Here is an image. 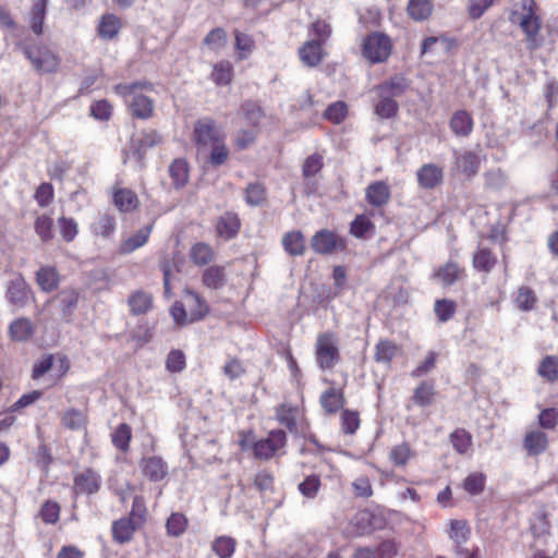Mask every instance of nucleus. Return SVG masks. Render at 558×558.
<instances>
[{
	"label": "nucleus",
	"instance_id": "f257e3e1",
	"mask_svg": "<svg viewBox=\"0 0 558 558\" xmlns=\"http://www.w3.org/2000/svg\"><path fill=\"white\" fill-rule=\"evenodd\" d=\"M33 68L39 73H54L60 65V58L48 46L36 44L28 39L16 44Z\"/></svg>",
	"mask_w": 558,
	"mask_h": 558
},
{
	"label": "nucleus",
	"instance_id": "f03ea898",
	"mask_svg": "<svg viewBox=\"0 0 558 558\" xmlns=\"http://www.w3.org/2000/svg\"><path fill=\"white\" fill-rule=\"evenodd\" d=\"M137 89H153V86L148 82H135L116 86L117 94L125 98L131 114L138 119H148L153 114L154 102L149 97L137 93Z\"/></svg>",
	"mask_w": 558,
	"mask_h": 558
},
{
	"label": "nucleus",
	"instance_id": "7ed1b4c3",
	"mask_svg": "<svg viewBox=\"0 0 558 558\" xmlns=\"http://www.w3.org/2000/svg\"><path fill=\"white\" fill-rule=\"evenodd\" d=\"M193 140L195 142L197 153L206 154L209 150V147L225 141V136L217 126L216 121L209 117H205L195 122Z\"/></svg>",
	"mask_w": 558,
	"mask_h": 558
},
{
	"label": "nucleus",
	"instance_id": "20e7f679",
	"mask_svg": "<svg viewBox=\"0 0 558 558\" xmlns=\"http://www.w3.org/2000/svg\"><path fill=\"white\" fill-rule=\"evenodd\" d=\"M391 41L388 36L380 33L368 35L363 43V56L372 63H380L391 53Z\"/></svg>",
	"mask_w": 558,
	"mask_h": 558
},
{
	"label": "nucleus",
	"instance_id": "39448f33",
	"mask_svg": "<svg viewBox=\"0 0 558 558\" xmlns=\"http://www.w3.org/2000/svg\"><path fill=\"white\" fill-rule=\"evenodd\" d=\"M534 0H523V9L527 11L520 21V26L526 36L527 47L531 50L538 48L542 45V40L538 38V34L542 27V22L534 13Z\"/></svg>",
	"mask_w": 558,
	"mask_h": 558
},
{
	"label": "nucleus",
	"instance_id": "423d86ee",
	"mask_svg": "<svg viewBox=\"0 0 558 558\" xmlns=\"http://www.w3.org/2000/svg\"><path fill=\"white\" fill-rule=\"evenodd\" d=\"M311 246L315 253L331 255L345 248L344 240L333 231L323 229L317 231L311 239Z\"/></svg>",
	"mask_w": 558,
	"mask_h": 558
},
{
	"label": "nucleus",
	"instance_id": "0eeeda50",
	"mask_svg": "<svg viewBox=\"0 0 558 558\" xmlns=\"http://www.w3.org/2000/svg\"><path fill=\"white\" fill-rule=\"evenodd\" d=\"M32 296V289L22 275H17L7 283L5 298L16 310L27 305Z\"/></svg>",
	"mask_w": 558,
	"mask_h": 558
},
{
	"label": "nucleus",
	"instance_id": "6e6552de",
	"mask_svg": "<svg viewBox=\"0 0 558 558\" xmlns=\"http://www.w3.org/2000/svg\"><path fill=\"white\" fill-rule=\"evenodd\" d=\"M339 350L329 333L318 337L316 343V359L322 369H330L339 361Z\"/></svg>",
	"mask_w": 558,
	"mask_h": 558
},
{
	"label": "nucleus",
	"instance_id": "1a4fd4ad",
	"mask_svg": "<svg viewBox=\"0 0 558 558\" xmlns=\"http://www.w3.org/2000/svg\"><path fill=\"white\" fill-rule=\"evenodd\" d=\"M287 444V435L282 429L271 430L267 438L254 444V454L257 459L268 460Z\"/></svg>",
	"mask_w": 558,
	"mask_h": 558
},
{
	"label": "nucleus",
	"instance_id": "9d476101",
	"mask_svg": "<svg viewBox=\"0 0 558 558\" xmlns=\"http://www.w3.org/2000/svg\"><path fill=\"white\" fill-rule=\"evenodd\" d=\"M101 487V476L95 470L88 468L74 475L73 492L75 495H94Z\"/></svg>",
	"mask_w": 558,
	"mask_h": 558
},
{
	"label": "nucleus",
	"instance_id": "9b49d317",
	"mask_svg": "<svg viewBox=\"0 0 558 558\" xmlns=\"http://www.w3.org/2000/svg\"><path fill=\"white\" fill-rule=\"evenodd\" d=\"M161 142V136L156 131L143 133L138 140H133L130 147V156L140 165H143L146 150L153 148Z\"/></svg>",
	"mask_w": 558,
	"mask_h": 558
},
{
	"label": "nucleus",
	"instance_id": "f8f14e48",
	"mask_svg": "<svg viewBox=\"0 0 558 558\" xmlns=\"http://www.w3.org/2000/svg\"><path fill=\"white\" fill-rule=\"evenodd\" d=\"M418 185L424 190H433L444 181L442 168L435 163H425L416 172Z\"/></svg>",
	"mask_w": 558,
	"mask_h": 558
},
{
	"label": "nucleus",
	"instance_id": "ddd939ff",
	"mask_svg": "<svg viewBox=\"0 0 558 558\" xmlns=\"http://www.w3.org/2000/svg\"><path fill=\"white\" fill-rule=\"evenodd\" d=\"M58 303L61 317L64 322H72L73 314L78 304V293L72 288L61 290L52 300Z\"/></svg>",
	"mask_w": 558,
	"mask_h": 558
},
{
	"label": "nucleus",
	"instance_id": "4468645a",
	"mask_svg": "<svg viewBox=\"0 0 558 558\" xmlns=\"http://www.w3.org/2000/svg\"><path fill=\"white\" fill-rule=\"evenodd\" d=\"M35 325L27 317L12 320L8 328L9 338L14 342H27L35 335Z\"/></svg>",
	"mask_w": 558,
	"mask_h": 558
},
{
	"label": "nucleus",
	"instance_id": "2eb2a0df",
	"mask_svg": "<svg viewBox=\"0 0 558 558\" xmlns=\"http://www.w3.org/2000/svg\"><path fill=\"white\" fill-rule=\"evenodd\" d=\"M140 466L143 474L153 482H159L168 474V465L160 457L143 458Z\"/></svg>",
	"mask_w": 558,
	"mask_h": 558
},
{
	"label": "nucleus",
	"instance_id": "dca6fc26",
	"mask_svg": "<svg viewBox=\"0 0 558 558\" xmlns=\"http://www.w3.org/2000/svg\"><path fill=\"white\" fill-rule=\"evenodd\" d=\"M391 197L389 185L384 181L372 182L365 190V198L374 207L385 206Z\"/></svg>",
	"mask_w": 558,
	"mask_h": 558
},
{
	"label": "nucleus",
	"instance_id": "f3484780",
	"mask_svg": "<svg viewBox=\"0 0 558 558\" xmlns=\"http://www.w3.org/2000/svg\"><path fill=\"white\" fill-rule=\"evenodd\" d=\"M299 57L304 65L315 68L324 59L323 45L316 40H307L300 47Z\"/></svg>",
	"mask_w": 558,
	"mask_h": 558
},
{
	"label": "nucleus",
	"instance_id": "a211bd4d",
	"mask_svg": "<svg viewBox=\"0 0 558 558\" xmlns=\"http://www.w3.org/2000/svg\"><path fill=\"white\" fill-rule=\"evenodd\" d=\"M470 535V530L466 525L465 521L462 520H452L450 522V538L453 539L454 544V550L457 555L469 557L471 551L469 549L464 548L462 545L466 542Z\"/></svg>",
	"mask_w": 558,
	"mask_h": 558
},
{
	"label": "nucleus",
	"instance_id": "6ab92c4d",
	"mask_svg": "<svg viewBox=\"0 0 558 558\" xmlns=\"http://www.w3.org/2000/svg\"><path fill=\"white\" fill-rule=\"evenodd\" d=\"M463 272L458 263L449 260L434 271L433 279L438 280L444 287H449L459 281Z\"/></svg>",
	"mask_w": 558,
	"mask_h": 558
},
{
	"label": "nucleus",
	"instance_id": "aec40b11",
	"mask_svg": "<svg viewBox=\"0 0 558 558\" xmlns=\"http://www.w3.org/2000/svg\"><path fill=\"white\" fill-rule=\"evenodd\" d=\"M548 447L547 435L542 430L527 432L523 439V448L529 456H538L546 451Z\"/></svg>",
	"mask_w": 558,
	"mask_h": 558
},
{
	"label": "nucleus",
	"instance_id": "412c9836",
	"mask_svg": "<svg viewBox=\"0 0 558 558\" xmlns=\"http://www.w3.org/2000/svg\"><path fill=\"white\" fill-rule=\"evenodd\" d=\"M449 126L454 135L466 137L472 133L474 122L466 110H458L452 114Z\"/></svg>",
	"mask_w": 558,
	"mask_h": 558
},
{
	"label": "nucleus",
	"instance_id": "4be33fe9",
	"mask_svg": "<svg viewBox=\"0 0 558 558\" xmlns=\"http://www.w3.org/2000/svg\"><path fill=\"white\" fill-rule=\"evenodd\" d=\"M240 227V219L234 213H226L218 219L216 225L217 233L226 240L233 239L238 234Z\"/></svg>",
	"mask_w": 558,
	"mask_h": 558
},
{
	"label": "nucleus",
	"instance_id": "5701e85b",
	"mask_svg": "<svg viewBox=\"0 0 558 558\" xmlns=\"http://www.w3.org/2000/svg\"><path fill=\"white\" fill-rule=\"evenodd\" d=\"M168 171L174 189L180 190L187 184L190 167L184 158L174 159L169 166Z\"/></svg>",
	"mask_w": 558,
	"mask_h": 558
},
{
	"label": "nucleus",
	"instance_id": "b1692460",
	"mask_svg": "<svg viewBox=\"0 0 558 558\" xmlns=\"http://www.w3.org/2000/svg\"><path fill=\"white\" fill-rule=\"evenodd\" d=\"M36 283L44 292H52L59 287L60 276L54 267L44 266L36 271Z\"/></svg>",
	"mask_w": 558,
	"mask_h": 558
},
{
	"label": "nucleus",
	"instance_id": "393cba45",
	"mask_svg": "<svg viewBox=\"0 0 558 558\" xmlns=\"http://www.w3.org/2000/svg\"><path fill=\"white\" fill-rule=\"evenodd\" d=\"M319 402L327 414H335L344 405L345 400L340 389L331 387L322 393Z\"/></svg>",
	"mask_w": 558,
	"mask_h": 558
},
{
	"label": "nucleus",
	"instance_id": "a878e982",
	"mask_svg": "<svg viewBox=\"0 0 558 558\" xmlns=\"http://www.w3.org/2000/svg\"><path fill=\"white\" fill-rule=\"evenodd\" d=\"M151 230L153 225H147L144 228L137 230L132 236L122 241L119 248L120 253L124 255L130 254L145 245L148 241Z\"/></svg>",
	"mask_w": 558,
	"mask_h": 558
},
{
	"label": "nucleus",
	"instance_id": "bb28decb",
	"mask_svg": "<svg viewBox=\"0 0 558 558\" xmlns=\"http://www.w3.org/2000/svg\"><path fill=\"white\" fill-rule=\"evenodd\" d=\"M141 525L135 523L129 518L117 520L112 524V537L119 544H124L131 541L133 533Z\"/></svg>",
	"mask_w": 558,
	"mask_h": 558
},
{
	"label": "nucleus",
	"instance_id": "cd10ccee",
	"mask_svg": "<svg viewBox=\"0 0 558 558\" xmlns=\"http://www.w3.org/2000/svg\"><path fill=\"white\" fill-rule=\"evenodd\" d=\"M202 281L209 289L219 290L223 288L227 282L225 266H209L204 270Z\"/></svg>",
	"mask_w": 558,
	"mask_h": 558
},
{
	"label": "nucleus",
	"instance_id": "c85d7f7f",
	"mask_svg": "<svg viewBox=\"0 0 558 558\" xmlns=\"http://www.w3.org/2000/svg\"><path fill=\"white\" fill-rule=\"evenodd\" d=\"M434 11L432 0H409L407 5L408 15L415 22L426 21Z\"/></svg>",
	"mask_w": 558,
	"mask_h": 558
},
{
	"label": "nucleus",
	"instance_id": "c756f323",
	"mask_svg": "<svg viewBox=\"0 0 558 558\" xmlns=\"http://www.w3.org/2000/svg\"><path fill=\"white\" fill-rule=\"evenodd\" d=\"M284 251L291 256H302L305 253V239L301 231L287 232L282 238Z\"/></svg>",
	"mask_w": 558,
	"mask_h": 558
},
{
	"label": "nucleus",
	"instance_id": "7c9ffc66",
	"mask_svg": "<svg viewBox=\"0 0 558 558\" xmlns=\"http://www.w3.org/2000/svg\"><path fill=\"white\" fill-rule=\"evenodd\" d=\"M185 298L190 307V322H198L203 319L209 312L207 303L194 291L187 290Z\"/></svg>",
	"mask_w": 558,
	"mask_h": 558
},
{
	"label": "nucleus",
	"instance_id": "2f4dec72",
	"mask_svg": "<svg viewBox=\"0 0 558 558\" xmlns=\"http://www.w3.org/2000/svg\"><path fill=\"white\" fill-rule=\"evenodd\" d=\"M456 166L468 178L474 177L480 168V158L472 151H464L456 157Z\"/></svg>",
	"mask_w": 558,
	"mask_h": 558
},
{
	"label": "nucleus",
	"instance_id": "473e14b6",
	"mask_svg": "<svg viewBox=\"0 0 558 558\" xmlns=\"http://www.w3.org/2000/svg\"><path fill=\"white\" fill-rule=\"evenodd\" d=\"M407 78L400 75L393 76L391 80L386 81L378 85V95H386L388 97H400L408 88Z\"/></svg>",
	"mask_w": 558,
	"mask_h": 558
},
{
	"label": "nucleus",
	"instance_id": "72a5a7b5",
	"mask_svg": "<svg viewBox=\"0 0 558 558\" xmlns=\"http://www.w3.org/2000/svg\"><path fill=\"white\" fill-rule=\"evenodd\" d=\"M114 205L120 211L129 213L138 206L137 195L129 189H119L113 194Z\"/></svg>",
	"mask_w": 558,
	"mask_h": 558
},
{
	"label": "nucleus",
	"instance_id": "f704fd0d",
	"mask_svg": "<svg viewBox=\"0 0 558 558\" xmlns=\"http://www.w3.org/2000/svg\"><path fill=\"white\" fill-rule=\"evenodd\" d=\"M472 263L476 270L490 272L497 263V257L489 248L483 247L474 253Z\"/></svg>",
	"mask_w": 558,
	"mask_h": 558
},
{
	"label": "nucleus",
	"instance_id": "c9c22d12",
	"mask_svg": "<svg viewBox=\"0 0 558 558\" xmlns=\"http://www.w3.org/2000/svg\"><path fill=\"white\" fill-rule=\"evenodd\" d=\"M245 202L247 205L256 207L266 202V187L262 182L248 183L244 190Z\"/></svg>",
	"mask_w": 558,
	"mask_h": 558
},
{
	"label": "nucleus",
	"instance_id": "e433bc0d",
	"mask_svg": "<svg viewBox=\"0 0 558 558\" xmlns=\"http://www.w3.org/2000/svg\"><path fill=\"white\" fill-rule=\"evenodd\" d=\"M436 46H440L446 53H448L452 47L457 46V41L452 38H448L445 36H430L426 37L422 41L421 52L422 54L425 53H433L436 51Z\"/></svg>",
	"mask_w": 558,
	"mask_h": 558
},
{
	"label": "nucleus",
	"instance_id": "4c0bfd02",
	"mask_svg": "<svg viewBox=\"0 0 558 558\" xmlns=\"http://www.w3.org/2000/svg\"><path fill=\"white\" fill-rule=\"evenodd\" d=\"M128 303L134 315H141L150 310L153 300L150 294L136 291L129 296Z\"/></svg>",
	"mask_w": 558,
	"mask_h": 558
},
{
	"label": "nucleus",
	"instance_id": "58836bf2",
	"mask_svg": "<svg viewBox=\"0 0 558 558\" xmlns=\"http://www.w3.org/2000/svg\"><path fill=\"white\" fill-rule=\"evenodd\" d=\"M398 351L395 342L388 339L379 340L375 348V361L389 365Z\"/></svg>",
	"mask_w": 558,
	"mask_h": 558
},
{
	"label": "nucleus",
	"instance_id": "ea45409f",
	"mask_svg": "<svg viewBox=\"0 0 558 558\" xmlns=\"http://www.w3.org/2000/svg\"><path fill=\"white\" fill-rule=\"evenodd\" d=\"M190 258L195 265L204 266L214 259V251L209 244L198 242L191 247Z\"/></svg>",
	"mask_w": 558,
	"mask_h": 558
},
{
	"label": "nucleus",
	"instance_id": "a19ab883",
	"mask_svg": "<svg viewBox=\"0 0 558 558\" xmlns=\"http://www.w3.org/2000/svg\"><path fill=\"white\" fill-rule=\"evenodd\" d=\"M236 547V541L227 535L218 536L211 544V550L219 558H231Z\"/></svg>",
	"mask_w": 558,
	"mask_h": 558
},
{
	"label": "nucleus",
	"instance_id": "79ce46f5",
	"mask_svg": "<svg viewBox=\"0 0 558 558\" xmlns=\"http://www.w3.org/2000/svg\"><path fill=\"white\" fill-rule=\"evenodd\" d=\"M120 27L121 22L116 15L106 14L98 26V35L105 39H112L118 35Z\"/></svg>",
	"mask_w": 558,
	"mask_h": 558
},
{
	"label": "nucleus",
	"instance_id": "37998d69",
	"mask_svg": "<svg viewBox=\"0 0 558 558\" xmlns=\"http://www.w3.org/2000/svg\"><path fill=\"white\" fill-rule=\"evenodd\" d=\"M454 450L460 454H465L472 446V436L463 428H457L449 436Z\"/></svg>",
	"mask_w": 558,
	"mask_h": 558
},
{
	"label": "nucleus",
	"instance_id": "c03bdc74",
	"mask_svg": "<svg viewBox=\"0 0 558 558\" xmlns=\"http://www.w3.org/2000/svg\"><path fill=\"white\" fill-rule=\"evenodd\" d=\"M435 396V388L432 383L423 381L414 390L413 401L421 408L428 407L433 403Z\"/></svg>",
	"mask_w": 558,
	"mask_h": 558
},
{
	"label": "nucleus",
	"instance_id": "a18cd8bd",
	"mask_svg": "<svg viewBox=\"0 0 558 558\" xmlns=\"http://www.w3.org/2000/svg\"><path fill=\"white\" fill-rule=\"evenodd\" d=\"M47 0H37L31 12V28L36 35L43 34V25L46 15Z\"/></svg>",
	"mask_w": 558,
	"mask_h": 558
},
{
	"label": "nucleus",
	"instance_id": "49530a36",
	"mask_svg": "<svg viewBox=\"0 0 558 558\" xmlns=\"http://www.w3.org/2000/svg\"><path fill=\"white\" fill-rule=\"evenodd\" d=\"M111 437L113 446L117 449L126 452L129 450L130 441L132 438V429L129 424L122 423L116 428Z\"/></svg>",
	"mask_w": 558,
	"mask_h": 558
},
{
	"label": "nucleus",
	"instance_id": "de8ad7c7",
	"mask_svg": "<svg viewBox=\"0 0 558 558\" xmlns=\"http://www.w3.org/2000/svg\"><path fill=\"white\" fill-rule=\"evenodd\" d=\"M379 100L375 105V113L383 119H390L398 112V102L392 97L378 95Z\"/></svg>",
	"mask_w": 558,
	"mask_h": 558
},
{
	"label": "nucleus",
	"instance_id": "09e8293b",
	"mask_svg": "<svg viewBox=\"0 0 558 558\" xmlns=\"http://www.w3.org/2000/svg\"><path fill=\"white\" fill-rule=\"evenodd\" d=\"M457 304L452 300L440 299L436 300L434 312L440 323H446L451 319L456 313Z\"/></svg>",
	"mask_w": 558,
	"mask_h": 558
},
{
	"label": "nucleus",
	"instance_id": "8fccbe9b",
	"mask_svg": "<svg viewBox=\"0 0 558 558\" xmlns=\"http://www.w3.org/2000/svg\"><path fill=\"white\" fill-rule=\"evenodd\" d=\"M296 408L287 404H281L276 411L279 423L284 425L290 432L296 428Z\"/></svg>",
	"mask_w": 558,
	"mask_h": 558
},
{
	"label": "nucleus",
	"instance_id": "3c124183",
	"mask_svg": "<svg viewBox=\"0 0 558 558\" xmlns=\"http://www.w3.org/2000/svg\"><path fill=\"white\" fill-rule=\"evenodd\" d=\"M347 114V104L344 101L339 100L330 104L324 111L323 117L335 124H339L345 119Z\"/></svg>",
	"mask_w": 558,
	"mask_h": 558
},
{
	"label": "nucleus",
	"instance_id": "603ef678",
	"mask_svg": "<svg viewBox=\"0 0 558 558\" xmlns=\"http://www.w3.org/2000/svg\"><path fill=\"white\" fill-rule=\"evenodd\" d=\"M538 374L548 381H555L558 378V357L547 355L538 366Z\"/></svg>",
	"mask_w": 558,
	"mask_h": 558
},
{
	"label": "nucleus",
	"instance_id": "864d4df0",
	"mask_svg": "<svg viewBox=\"0 0 558 558\" xmlns=\"http://www.w3.org/2000/svg\"><path fill=\"white\" fill-rule=\"evenodd\" d=\"M203 44L214 51H218L227 44V33L221 27L211 29L203 39Z\"/></svg>",
	"mask_w": 558,
	"mask_h": 558
},
{
	"label": "nucleus",
	"instance_id": "5fc2aeb1",
	"mask_svg": "<svg viewBox=\"0 0 558 558\" xmlns=\"http://www.w3.org/2000/svg\"><path fill=\"white\" fill-rule=\"evenodd\" d=\"M324 167L323 156L315 153L308 156L302 166V174L304 179L310 180L317 174Z\"/></svg>",
	"mask_w": 558,
	"mask_h": 558
},
{
	"label": "nucleus",
	"instance_id": "6e6d98bb",
	"mask_svg": "<svg viewBox=\"0 0 558 558\" xmlns=\"http://www.w3.org/2000/svg\"><path fill=\"white\" fill-rule=\"evenodd\" d=\"M211 78L217 85H227L232 80V65L228 61H221L214 66Z\"/></svg>",
	"mask_w": 558,
	"mask_h": 558
},
{
	"label": "nucleus",
	"instance_id": "4d7b16f0",
	"mask_svg": "<svg viewBox=\"0 0 558 558\" xmlns=\"http://www.w3.org/2000/svg\"><path fill=\"white\" fill-rule=\"evenodd\" d=\"M360 414L357 411L344 410L341 413V429L347 435H353L360 427Z\"/></svg>",
	"mask_w": 558,
	"mask_h": 558
},
{
	"label": "nucleus",
	"instance_id": "13d9d810",
	"mask_svg": "<svg viewBox=\"0 0 558 558\" xmlns=\"http://www.w3.org/2000/svg\"><path fill=\"white\" fill-rule=\"evenodd\" d=\"M116 229V220L112 216L104 214L98 221L93 225V232L102 238H109Z\"/></svg>",
	"mask_w": 558,
	"mask_h": 558
},
{
	"label": "nucleus",
	"instance_id": "bf43d9fd",
	"mask_svg": "<svg viewBox=\"0 0 558 558\" xmlns=\"http://www.w3.org/2000/svg\"><path fill=\"white\" fill-rule=\"evenodd\" d=\"M187 526V520L184 514L174 512L172 513L166 523L167 532L171 536H180L184 533Z\"/></svg>",
	"mask_w": 558,
	"mask_h": 558
},
{
	"label": "nucleus",
	"instance_id": "052dcab7",
	"mask_svg": "<svg viewBox=\"0 0 558 558\" xmlns=\"http://www.w3.org/2000/svg\"><path fill=\"white\" fill-rule=\"evenodd\" d=\"M58 227L60 234L65 242H72L77 235L78 228L73 218L64 216L60 217L58 219Z\"/></svg>",
	"mask_w": 558,
	"mask_h": 558
},
{
	"label": "nucleus",
	"instance_id": "680f3d73",
	"mask_svg": "<svg viewBox=\"0 0 558 558\" xmlns=\"http://www.w3.org/2000/svg\"><path fill=\"white\" fill-rule=\"evenodd\" d=\"M53 220L41 215L35 221V231L41 241L47 242L53 238Z\"/></svg>",
	"mask_w": 558,
	"mask_h": 558
},
{
	"label": "nucleus",
	"instance_id": "e2e57ef3",
	"mask_svg": "<svg viewBox=\"0 0 558 558\" xmlns=\"http://www.w3.org/2000/svg\"><path fill=\"white\" fill-rule=\"evenodd\" d=\"M485 186L489 190H501L507 184V175L500 169H493L484 173Z\"/></svg>",
	"mask_w": 558,
	"mask_h": 558
},
{
	"label": "nucleus",
	"instance_id": "0e129e2a",
	"mask_svg": "<svg viewBox=\"0 0 558 558\" xmlns=\"http://www.w3.org/2000/svg\"><path fill=\"white\" fill-rule=\"evenodd\" d=\"M320 488V478L317 475H310L299 484L300 493L306 498H315Z\"/></svg>",
	"mask_w": 558,
	"mask_h": 558
},
{
	"label": "nucleus",
	"instance_id": "69168bd1",
	"mask_svg": "<svg viewBox=\"0 0 558 558\" xmlns=\"http://www.w3.org/2000/svg\"><path fill=\"white\" fill-rule=\"evenodd\" d=\"M485 486V475L483 473L470 474L463 483L464 489L471 495H480Z\"/></svg>",
	"mask_w": 558,
	"mask_h": 558
},
{
	"label": "nucleus",
	"instance_id": "338daca9",
	"mask_svg": "<svg viewBox=\"0 0 558 558\" xmlns=\"http://www.w3.org/2000/svg\"><path fill=\"white\" fill-rule=\"evenodd\" d=\"M209 163L214 167L223 165L229 157V150L225 145V141H221L214 146L209 147Z\"/></svg>",
	"mask_w": 558,
	"mask_h": 558
},
{
	"label": "nucleus",
	"instance_id": "774afa93",
	"mask_svg": "<svg viewBox=\"0 0 558 558\" xmlns=\"http://www.w3.org/2000/svg\"><path fill=\"white\" fill-rule=\"evenodd\" d=\"M518 307L522 311H531L536 302L535 293L529 287H521L515 299Z\"/></svg>",
	"mask_w": 558,
	"mask_h": 558
}]
</instances>
